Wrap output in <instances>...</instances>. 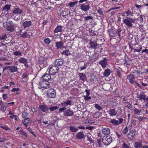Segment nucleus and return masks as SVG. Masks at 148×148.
<instances>
[{"label":"nucleus","mask_w":148,"mask_h":148,"mask_svg":"<svg viewBox=\"0 0 148 148\" xmlns=\"http://www.w3.org/2000/svg\"><path fill=\"white\" fill-rule=\"evenodd\" d=\"M123 22L128 27L130 28L135 27L137 23L136 19L127 16L125 18L123 19Z\"/></svg>","instance_id":"nucleus-1"},{"label":"nucleus","mask_w":148,"mask_h":148,"mask_svg":"<svg viewBox=\"0 0 148 148\" xmlns=\"http://www.w3.org/2000/svg\"><path fill=\"white\" fill-rule=\"evenodd\" d=\"M112 138L110 136H104L102 139V142L105 145H108L112 142Z\"/></svg>","instance_id":"nucleus-2"},{"label":"nucleus","mask_w":148,"mask_h":148,"mask_svg":"<svg viewBox=\"0 0 148 148\" xmlns=\"http://www.w3.org/2000/svg\"><path fill=\"white\" fill-rule=\"evenodd\" d=\"M47 95L48 97L50 98H54L56 95V92L53 88L49 89L47 92Z\"/></svg>","instance_id":"nucleus-3"},{"label":"nucleus","mask_w":148,"mask_h":148,"mask_svg":"<svg viewBox=\"0 0 148 148\" xmlns=\"http://www.w3.org/2000/svg\"><path fill=\"white\" fill-rule=\"evenodd\" d=\"M59 68L55 66H51L49 70V73L50 75H54L58 72Z\"/></svg>","instance_id":"nucleus-4"},{"label":"nucleus","mask_w":148,"mask_h":148,"mask_svg":"<svg viewBox=\"0 0 148 148\" xmlns=\"http://www.w3.org/2000/svg\"><path fill=\"white\" fill-rule=\"evenodd\" d=\"M80 8L82 10L86 12L88 11L90 8V6L88 2L81 4Z\"/></svg>","instance_id":"nucleus-5"},{"label":"nucleus","mask_w":148,"mask_h":148,"mask_svg":"<svg viewBox=\"0 0 148 148\" xmlns=\"http://www.w3.org/2000/svg\"><path fill=\"white\" fill-rule=\"evenodd\" d=\"M39 84L41 87L44 88H48L49 87V83L47 81L44 80L40 81Z\"/></svg>","instance_id":"nucleus-6"},{"label":"nucleus","mask_w":148,"mask_h":148,"mask_svg":"<svg viewBox=\"0 0 148 148\" xmlns=\"http://www.w3.org/2000/svg\"><path fill=\"white\" fill-rule=\"evenodd\" d=\"M127 78L131 84H133L135 83V75L132 73H130L127 76Z\"/></svg>","instance_id":"nucleus-7"},{"label":"nucleus","mask_w":148,"mask_h":148,"mask_svg":"<svg viewBox=\"0 0 148 148\" xmlns=\"http://www.w3.org/2000/svg\"><path fill=\"white\" fill-rule=\"evenodd\" d=\"M147 98L146 95L143 91H140V93L137 94V98L140 100H143L145 101L147 99Z\"/></svg>","instance_id":"nucleus-8"},{"label":"nucleus","mask_w":148,"mask_h":148,"mask_svg":"<svg viewBox=\"0 0 148 148\" xmlns=\"http://www.w3.org/2000/svg\"><path fill=\"white\" fill-rule=\"evenodd\" d=\"M108 58H104L103 60L100 61L99 64L101 65L102 68H105L108 65Z\"/></svg>","instance_id":"nucleus-9"},{"label":"nucleus","mask_w":148,"mask_h":148,"mask_svg":"<svg viewBox=\"0 0 148 148\" xmlns=\"http://www.w3.org/2000/svg\"><path fill=\"white\" fill-rule=\"evenodd\" d=\"M55 44L57 49H62L65 47L64 46V42L62 41L56 42Z\"/></svg>","instance_id":"nucleus-10"},{"label":"nucleus","mask_w":148,"mask_h":148,"mask_svg":"<svg viewBox=\"0 0 148 148\" xmlns=\"http://www.w3.org/2000/svg\"><path fill=\"white\" fill-rule=\"evenodd\" d=\"M114 29V28L112 26L108 27L107 32L109 35L112 37H115V36Z\"/></svg>","instance_id":"nucleus-11"},{"label":"nucleus","mask_w":148,"mask_h":148,"mask_svg":"<svg viewBox=\"0 0 148 148\" xmlns=\"http://www.w3.org/2000/svg\"><path fill=\"white\" fill-rule=\"evenodd\" d=\"M90 45V47L92 49H96L97 47L98 44L97 41L95 40H90L89 41Z\"/></svg>","instance_id":"nucleus-12"},{"label":"nucleus","mask_w":148,"mask_h":148,"mask_svg":"<svg viewBox=\"0 0 148 148\" xmlns=\"http://www.w3.org/2000/svg\"><path fill=\"white\" fill-rule=\"evenodd\" d=\"M135 133V130H132L127 135V136L130 140H132L134 137Z\"/></svg>","instance_id":"nucleus-13"},{"label":"nucleus","mask_w":148,"mask_h":148,"mask_svg":"<svg viewBox=\"0 0 148 148\" xmlns=\"http://www.w3.org/2000/svg\"><path fill=\"white\" fill-rule=\"evenodd\" d=\"M64 60L62 59L59 58L56 60L54 63L56 65L61 66L63 64Z\"/></svg>","instance_id":"nucleus-14"},{"label":"nucleus","mask_w":148,"mask_h":148,"mask_svg":"<svg viewBox=\"0 0 148 148\" xmlns=\"http://www.w3.org/2000/svg\"><path fill=\"white\" fill-rule=\"evenodd\" d=\"M39 108L43 112H45L46 113L48 112L49 107H48L46 105H42L40 106H39Z\"/></svg>","instance_id":"nucleus-15"},{"label":"nucleus","mask_w":148,"mask_h":148,"mask_svg":"<svg viewBox=\"0 0 148 148\" xmlns=\"http://www.w3.org/2000/svg\"><path fill=\"white\" fill-rule=\"evenodd\" d=\"M23 10L18 8H14L12 11V13L18 14H21L23 12Z\"/></svg>","instance_id":"nucleus-16"},{"label":"nucleus","mask_w":148,"mask_h":148,"mask_svg":"<svg viewBox=\"0 0 148 148\" xmlns=\"http://www.w3.org/2000/svg\"><path fill=\"white\" fill-rule=\"evenodd\" d=\"M63 112L64 115L67 116H72L73 114V112L69 109L66 110L64 111Z\"/></svg>","instance_id":"nucleus-17"},{"label":"nucleus","mask_w":148,"mask_h":148,"mask_svg":"<svg viewBox=\"0 0 148 148\" xmlns=\"http://www.w3.org/2000/svg\"><path fill=\"white\" fill-rule=\"evenodd\" d=\"M32 22L31 21H27L24 22L23 23V26L24 29L29 27L32 25Z\"/></svg>","instance_id":"nucleus-18"},{"label":"nucleus","mask_w":148,"mask_h":148,"mask_svg":"<svg viewBox=\"0 0 148 148\" xmlns=\"http://www.w3.org/2000/svg\"><path fill=\"white\" fill-rule=\"evenodd\" d=\"M18 68L15 66H10L9 70V71L11 73H14L18 71Z\"/></svg>","instance_id":"nucleus-19"},{"label":"nucleus","mask_w":148,"mask_h":148,"mask_svg":"<svg viewBox=\"0 0 148 148\" xmlns=\"http://www.w3.org/2000/svg\"><path fill=\"white\" fill-rule=\"evenodd\" d=\"M42 78L44 80L48 82L51 79V77L49 74H46L42 76Z\"/></svg>","instance_id":"nucleus-20"},{"label":"nucleus","mask_w":148,"mask_h":148,"mask_svg":"<svg viewBox=\"0 0 148 148\" xmlns=\"http://www.w3.org/2000/svg\"><path fill=\"white\" fill-rule=\"evenodd\" d=\"M85 136H86L84 135L83 133L79 132L77 134L76 138L78 139H82L84 138Z\"/></svg>","instance_id":"nucleus-21"},{"label":"nucleus","mask_w":148,"mask_h":148,"mask_svg":"<svg viewBox=\"0 0 148 148\" xmlns=\"http://www.w3.org/2000/svg\"><path fill=\"white\" fill-rule=\"evenodd\" d=\"M142 49V47L141 45H135L134 47V49H133V50L135 51L139 52L141 51Z\"/></svg>","instance_id":"nucleus-22"},{"label":"nucleus","mask_w":148,"mask_h":148,"mask_svg":"<svg viewBox=\"0 0 148 148\" xmlns=\"http://www.w3.org/2000/svg\"><path fill=\"white\" fill-rule=\"evenodd\" d=\"M110 129L108 128H104L102 130V133L105 135L109 134L110 133Z\"/></svg>","instance_id":"nucleus-23"},{"label":"nucleus","mask_w":148,"mask_h":148,"mask_svg":"<svg viewBox=\"0 0 148 148\" xmlns=\"http://www.w3.org/2000/svg\"><path fill=\"white\" fill-rule=\"evenodd\" d=\"M109 114L110 116H115L117 114V112L114 109H112L109 111Z\"/></svg>","instance_id":"nucleus-24"},{"label":"nucleus","mask_w":148,"mask_h":148,"mask_svg":"<svg viewBox=\"0 0 148 148\" xmlns=\"http://www.w3.org/2000/svg\"><path fill=\"white\" fill-rule=\"evenodd\" d=\"M79 76L81 80L83 81H85L86 79V75L83 73H80L79 74Z\"/></svg>","instance_id":"nucleus-25"},{"label":"nucleus","mask_w":148,"mask_h":148,"mask_svg":"<svg viewBox=\"0 0 148 148\" xmlns=\"http://www.w3.org/2000/svg\"><path fill=\"white\" fill-rule=\"evenodd\" d=\"M111 73V71L110 69H107L105 70L103 75L105 77H107L110 75Z\"/></svg>","instance_id":"nucleus-26"},{"label":"nucleus","mask_w":148,"mask_h":148,"mask_svg":"<svg viewBox=\"0 0 148 148\" xmlns=\"http://www.w3.org/2000/svg\"><path fill=\"white\" fill-rule=\"evenodd\" d=\"M97 12L99 14V15L101 17V18H104V16L103 14V12L101 8H99V9L97 11Z\"/></svg>","instance_id":"nucleus-27"},{"label":"nucleus","mask_w":148,"mask_h":148,"mask_svg":"<svg viewBox=\"0 0 148 148\" xmlns=\"http://www.w3.org/2000/svg\"><path fill=\"white\" fill-rule=\"evenodd\" d=\"M62 31V27L61 26H57L55 29L54 32L55 33H57L61 32Z\"/></svg>","instance_id":"nucleus-28"},{"label":"nucleus","mask_w":148,"mask_h":148,"mask_svg":"<svg viewBox=\"0 0 148 148\" xmlns=\"http://www.w3.org/2000/svg\"><path fill=\"white\" fill-rule=\"evenodd\" d=\"M11 5L6 4L4 5L3 8V10L7 12L10 9Z\"/></svg>","instance_id":"nucleus-29"},{"label":"nucleus","mask_w":148,"mask_h":148,"mask_svg":"<svg viewBox=\"0 0 148 148\" xmlns=\"http://www.w3.org/2000/svg\"><path fill=\"white\" fill-rule=\"evenodd\" d=\"M18 61L20 63L23 64L26 63L27 61V59L24 58H22L18 60Z\"/></svg>","instance_id":"nucleus-30"},{"label":"nucleus","mask_w":148,"mask_h":148,"mask_svg":"<svg viewBox=\"0 0 148 148\" xmlns=\"http://www.w3.org/2000/svg\"><path fill=\"white\" fill-rule=\"evenodd\" d=\"M110 122L114 125H117L119 124L118 121L116 120L115 119H111L110 121Z\"/></svg>","instance_id":"nucleus-31"},{"label":"nucleus","mask_w":148,"mask_h":148,"mask_svg":"<svg viewBox=\"0 0 148 148\" xmlns=\"http://www.w3.org/2000/svg\"><path fill=\"white\" fill-rule=\"evenodd\" d=\"M58 106H52L49 107V109L51 112L53 111L58 109Z\"/></svg>","instance_id":"nucleus-32"},{"label":"nucleus","mask_w":148,"mask_h":148,"mask_svg":"<svg viewBox=\"0 0 148 148\" xmlns=\"http://www.w3.org/2000/svg\"><path fill=\"white\" fill-rule=\"evenodd\" d=\"M14 26H7V30L10 32H12L14 30Z\"/></svg>","instance_id":"nucleus-33"},{"label":"nucleus","mask_w":148,"mask_h":148,"mask_svg":"<svg viewBox=\"0 0 148 148\" xmlns=\"http://www.w3.org/2000/svg\"><path fill=\"white\" fill-rule=\"evenodd\" d=\"M78 3V1H76L74 2H71L69 3V6L71 8L75 6V5Z\"/></svg>","instance_id":"nucleus-34"},{"label":"nucleus","mask_w":148,"mask_h":148,"mask_svg":"<svg viewBox=\"0 0 148 148\" xmlns=\"http://www.w3.org/2000/svg\"><path fill=\"white\" fill-rule=\"evenodd\" d=\"M6 23L7 26H15L14 24L11 21H7Z\"/></svg>","instance_id":"nucleus-35"},{"label":"nucleus","mask_w":148,"mask_h":148,"mask_svg":"<svg viewBox=\"0 0 148 148\" xmlns=\"http://www.w3.org/2000/svg\"><path fill=\"white\" fill-rule=\"evenodd\" d=\"M141 143L140 142H136L135 143L134 147L137 148H140L141 147Z\"/></svg>","instance_id":"nucleus-36"},{"label":"nucleus","mask_w":148,"mask_h":148,"mask_svg":"<svg viewBox=\"0 0 148 148\" xmlns=\"http://www.w3.org/2000/svg\"><path fill=\"white\" fill-rule=\"evenodd\" d=\"M89 63L87 62H85L84 63V66L82 67H80V70H82L85 69L87 66H88Z\"/></svg>","instance_id":"nucleus-37"},{"label":"nucleus","mask_w":148,"mask_h":148,"mask_svg":"<svg viewBox=\"0 0 148 148\" xmlns=\"http://www.w3.org/2000/svg\"><path fill=\"white\" fill-rule=\"evenodd\" d=\"M29 118L25 119L23 122V124L27 127L28 125V123L29 121Z\"/></svg>","instance_id":"nucleus-38"},{"label":"nucleus","mask_w":148,"mask_h":148,"mask_svg":"<svg viewBox=\"0 0 148 148\" xmlns=\"http://www.w3.org/2000/svg\"><path fill=\"white\" fill-rule=\"evenodd\" d=\"M13 54L16 56H21L22 55V53L20 51H14Z\"/></svg>","instance_id":"nucleus-39"},{"label":"nucleus","mask_w":148,"mask_h":148,"mask_svg":"<svg viewBox=\"0 0 148 148\" xmlns=\"http://www.w3.org/2000/svg\"><path fill=\"white\" fill-rule=\"evenodd\" d=\"M69 128L70 130L72 132H75L78 130V129L75 128L74 126H70Z\"/></svg>","instance_id":"nucleus-40"},{"label":"nucleus","mask_w":148,"mask_h":148,"mask_svg":"<svg viewBox=\"0 0 148 148\" xmlns=\"http://www.w3.org/2000/svg\"><path fill=\"white\" fill-rule=\"evenodd\" d=\"M70 53L69 51V50H66L65 51H63L62 53L61 54L62 55L64 54L66 55V56H67L69 54H70Z\"/></svg>","instance_id":"nucleus-41"},{"label":"nucleus","mask_w":148,"mask_h":148,"mask_svg":"<svg viewBox=\"0 0 148 148\" xmlns=\"http://www.w3.org/2000/svg\"><path fill=\"white\" fill-rule=\"evenodd\" d=\"M122 31V30L121 28H119L116 30V33L117 34L119 38H120V33Z\"/></svg>","instance_id":"nucleus-42"},{"label":"nucleus","mask_w":148,"mask_h":148,"mask_svg":"<svg viewBox=\"0 0 148 148\" xmlns=\"http://www.w3.org/2000/svg\"><path fill=\"white\" fill-rule=\"evenodd\" d=\"M71 100H69L68 101L65 102L63 103V106H67L68 105H70L71 104Z\"/></svg>","instance_id":"nucleus-43"},{"label":"nucleus","mask_w":148,"mask_h":148,"mask_svg":"<svg viewBox=\"0 0 148 148\" xmlns=\"http://www.w3.org/2000/svg\"><path fill=\"white\" fill-rule=\"evenodd\" d=\"M135 114H138V115H140V113L141 112V111L137 108H135L134 110Z\"/></svg>","instance_id":"nucleus-44"},{"label":"nucleus","mask_w":148,"mask_h":148,"mask_svg":"<svg viewBox=\"0 0 148 148\" xmlns=\"http://www.w3.org/2000/svg\"><path fill=\"white\" fill-rule=\"evenodd\" d=\"M51 42L49 38H46L44 40V42L47 44H49Z\"/></svg>","instance_id":"nucleus-45"},{"label":"nucleus","mask_w":148,"mask_h":148,"mask_svg":"<svg viewBox=\"0 0 148 148\" xmlns=\"http://www.w3.org/2000/svg\"><path fill=\"white\" fill-rule=\"evenodd\" d=\"M44 59L42 57H40L39 59V62L40 64H42L44 63Z\"/></svg>","instance_id":"nucleus-46"},{"label":"nucleus","mask_w":148,"mask_h":148,"mask_svg":"<svg viewBox=\"0 0 148 148\" xmlns=\"http://www.w3.org/2000/svg\"><path fill=\"white\" fill-rule=\"evenodd\" d=\"M95 107L97 110H100L102 109L101 107H100L99 106V105L97 104H95Z\"/></svg>","instance_id":"nucleus-47"},{"label":"nucleus","mask_w":148,"mask_h":148,"mask_svg":"<svg viewBox=\"0 0 148 148\" xmlns=\"http://www.w3.org/2000/svg\"><path fill=\"white\" fill-rule=\"evenodd\" d=\"M28 36L27 33L26 32H25L23 33L20 36L21 37L23 38H26Z\"/></svg>","instance_id":"nucleus-48"},{"label":"nucleus","mask_w":148,"mask_h":148,"mask_svg":"<svg viewBox=\"0 0 148 148\" xmlns=\"http://www.w3.org/2000/svg\"><path fill=\"white\" fill-rule=\"evenodd\" d=\"M125 103L126 106L130 109L131 110L132 108V107L131 105L128 102H125Z\"/></svg>","instance_id":"nucleus-49"},{"label":"nucleus","mask_w":148,"mask_h":148,"mask_svg":"<svg viewBox=\"0 0 148 148\" xmlns=\"http://www.w3.org/2000/svg\"><path fill=\"white\" fill-rule=\"evenodd\" d=\"M125 64L127 65H130L131 63V61L129 59L127 60L125 59Z\"/></svg>","instance_id":"nucleus-50"},{"label":"nucleus","mask_w":148,"mask_h":148,"mask_svg":"<svg viewBox=\"0 0 148 148\" xmlns=\"http://www.w3.org/2000/svg\"><path fill=\"white\" fill-rule=\"evenodd\" d=\"M93 17L92 16H87L85 17L84 18V20L85 21H87L89 20H91L92 19Z\"/></svg>","instance_id":"nucleus-51"},{"label":"nucleus","mask_w":148,"mask_h":148,"mask_svg":"<svg viewBox=\"0 0 148 148\" xmlns=\"http://www.w3.org/2000/svg\"><path fill=\"white\" fill-rule=\"evenodd\" d=\"M97 143L99 145L100 147H102V144L101 143V139H97Z\"/></svg>","instance_id":"nucleus-52"},{"label":"nucleus","mask_w":148,"mask_h":148,"mask_svg":"<svg viewBox=\"0 0 148 148\" xmlns=\"http://www.w3.org/2000/svg\"><path fill=\"white\" fill-rule=\"evenodd\" d=\"M1 127L3 128V129L6 130H11L10 129L8 128L7 126H1Z\"/></svg>","instance_id":"nucleus-53"},{"label":"nucleus","mask_w":148,"mask_h":148,"mask_svg":"<svg viewBox=\"0 0 148 148\" xmlns=\"http://www.w3.org/2000/svg\"><path fill=\"white\" fill-rule=\"evenodd\" d=\"M90 97H88V96H84V99L85 101H88L89 99H91Z\"/></svg>","instance_id":"nucleus-54"},{"label":"nucleus","mask_w":148,"mask_h":148,"mask_svg":"<svg viewBox=\"0 0 148 148\" xmlns=\"http://www.w3.org/2000/svg\"><path fill=\"white\" fill-rule=\"evenodd\" d=\"M20 132L24 136H25L26 137L27 136V134L23 131V130H20Z\"/></svg>","instance_id":"nucleus-55"},{"label":"nucleus","mask_w":148,"mask_h":148,"mask_svg":"<svg viewBox=\"0 0 148 148\" xmlns=\"http://www.w3.org/2000/svg\"><path fill=\"white\" fill-rule=\"evenodd\" d=\"M122 147L123 148H129V146L124 142L123 143Z\"/></svg>","instance_id":"nucleus-56"},{"label":"nucleus","mask_w":148,"mask_h":148,"mask_svg":"<svg viewBox=\"0 0 148 148\" xmlns=\"http://www.w3.org/2000/svg\"><path fill=\"white\" fill-rule=\"evenodd\" d=\"M27 129L28 130L34 135V136L35 137L36 136L35 134L34 133V132H33L32 131V130L30 128V127H28V128H27Z\"/></svg>","instance_id":"nucleus-57"},{"label":"nucleus","mask_w":148,"mask_h":148,"mask_svg":"<svg viewBox=\"0 0 148 148\" xmlns=\"http://www.w3.org/2000/svg\"><path fill=\"white\" fill-rule=\"evenodd\" d=\"M87 140L89 141L90 142V143H93V141L92 140V138L90 137H89L88 136H87Z\"/></svg>","instance_id":"nucleus-58"},{"label":"nucleus","mask_w":148,"mask_h":148,"mask_svg":"<svg viewBox=\"0 0 148 148\" xmlns=\"http://www.w3.org/2000/svg\"><path fill=\"white\" fill-rule=\"evenodd\" d=\"M134 5L138 9H140L142 7V5H138L136 3H135Z\"/></svg>","instance_id":"nucleus-59"},{"label":"nucleus","mask_w":148,"mask_h":148,"mask_svg":"<svg viewBox=\"0 0 148 148\" xmlns=\"http://www.w3.org/2000/svg\"><path fill=\"white\" fill-rule=\"evenodd\" d=\"M128 129L127 127H125L123 131V134H126L128 132Z\"/></svg>","instance_id":"nucleus-60"},{"label":"nucleus","mask_w":148,"mask_h":148,"mask_svg":"<svg viewBox=\"0 0 148 148\" xmlns=\"http://www.w3.org/2000/svg\"><path fill=\"white\" fill-rule=\"evenodd\" d=\"M19 88H13L11 90V91L12 92H14L15 91H19Z\"/></svg>","instance_id":"nucleus-61"},{"label":"nucleus","mask_w":148,"mask_h":148,"mask_svg":"<svg viewBox=\"0 0 148 148\" xmlns=\"http://www.w3.org/2000/svg\"><path fill=\"white\" fill-rule=\"evenodd\" d=\"M7 38V36L6 35H4L3 36H1L0 37L1 39V40H4L6 39Z\"/></svg>","instance_id":"nucleus-62"},{"label":"nucleus","mask_w":148,"mask_h":148,"mask_svg":"<svg viewBox=\"0 0 148 148\" xmlns=\"http://www.w3.org/2000/svg\"><path fill=\"white\" fill-rule=\"evenodd\" d=\"M3 98L4 100H6L7 97V95L6 94H3L2 95Z\"/></svg>","instance_id":"nucleus-63"},{"label":"nucleus","mask_w":148,"mask_h":148,"mask_svg":"<svg viewBox=\"0 0 148 148\" xmlns=\"http://www.w3.org/2000/svg\"><path fill=\"white\" fill-rule=\"evenodd\" d=\"M6 108V107L4 106H2L1 107V110L2 111H3L4 112Z\"/></svg>","instance_id":"nucleus-64"}]
</instances>
